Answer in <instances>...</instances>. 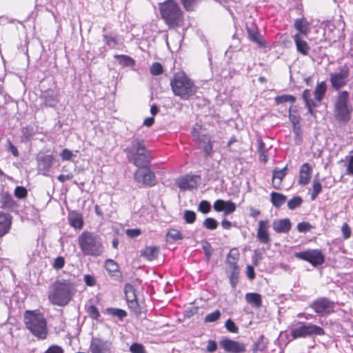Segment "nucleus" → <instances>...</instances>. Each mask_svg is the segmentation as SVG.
Here are the masks:
<instances>
[{
    "label": "nucleus",
    "mask_w": 353,
    "mask_h": 353,
    "mask_svg": "<svg viewBox=\"0 0 353 353\" xmlns=\"http://www.w3.org/2000/svg\"><path fill=\"white\" fill-rule=\"evenodd\" d=\"M76 293L75 284L70 280L61 279L55 281L50 288L48 299L55 305H67Z\"/></svg>",
    "instance_id": "nucleus-1"
},
{
    "label": "nucleus",
    "mask_w": 353,
    "mask_h": 353,
    "mask_svg": "<svg viewBox=\"0 0 353 353\" xmlns=\"http://www.w3.org/2000/svg\"><path fill=\"white\" fill-rule=\"evenodd\" d=\"M170 86L174 94L183 100L189 99L197 90L194 82L184 72L174 74L170 80Z\"/></svg>",
    "instance_id": "nucleus-2"
},
{
    "label": "nucleus",
    "mask_w": 353,
    "mask_h": 353,
    "mask_svg": "<svg viewBox=\"0 0 353 353\" xmlns=\"http://www.w3.org/2000/svg\"><path fill=\"white\" fill-rule=\"evenodd\" d=\"M123 152L126 154L128 161L135 166H143L150 162L148 152L142 139L133 137Z\"/></svg>",
    "instance_id": "nucleus-3"
},
{
    "label": "nucleus",
    "mask_w": 353,
    "mask_h": 353,
    "mask_svg": "<svg viewBox=\"0 0 353 353\" xmlns=\"http://www.w3.org/2000/svg\"><path fill=\"white\" fill-rule=\"evenodd\" d=\"M24 323L28 330L37 339H45L48 336L46 319L37 310H27L24 314Z\"/></svg>",
    "instance_id": "nucleus-4"
},
{
    "label": "nucleus",
    "mask_w": 353,
    "mask_h": 353,
    "mask_svg": "<svg viewBox=\"0 0 353 353\" xmlns=\"http://www.w3.org/2000/svg\"><path fill=\"white\" fill-rule=\"evenodd\" d=\"M79 246L84 255L98 256L103 252V247L99 236L84 231L78 237Z\"/></svg>",
    "instance_id": "nucleus-5"
},
{
    "label": "nucleus",
    "mask_w": 353,
    "mask_h": 353,
    "mask_svg": "<svg viewBox=\"0 0 353 353\" xmlns=\"http://www.w3.org/2000/svg\"><path fill=\"white\" fill-rule=\"evenodd\" d=\"M162 19L170 28L179 26L183 20V14L174 0H167L159 6Z\"/></svg>",
    "instance_id": "nucleus-6"
},
{
    "label": "nucleus",
    "mask_w": 353,
    "mask_h": 353,
    "mask_svg": "<svg viewBox=\"0 0 353 353\" xmlns=\"http://www.w3.org/2000/svg\"><path fill=\"white\" fill-rule=\"evenodd\" d=\"M349 92L346 90L338 93L334 103V114L336 121L346 123L351 119L352 108L348 105Z\"/></svg>",
    "instance_id": "nucleus-7"
},
{
    "label": "nucleus",
    "mask_w": 353,
    "mask_h": 353,
    "mask_svg": "<svg viewBox=\"0 0 353 353\" xmlns=\"http://www.w3.org/2000/svg\"><path fill=\"white\" fill-rule=\"evenodd\" d=\"M327 90V85L325 81H321L319 83L316 88L314 91V99L311 98L312 94L310 90H305L303 92L302 97L305 101V105L307 108L308 112L312 115L315 116V112L313 110V108L317 107L322 99L324 97V95Z\"/></svg>",
    "instance_id": "nucleus-8"
},
{
    "label": "nucleus",
    "mask_w": 353,
    "mask_h": 353,
    "mask_svg": "<svg viewBox=\"0 0 353 353\" xmlns=\"http://www.w3.org/2000/svg\"><path fill=\"white\" fill-rule=\"evenodd\" d=\"M324 334L325 331L321 327L311 323L306 324L302 323L299 327L291 330L292 339L306 338L312 336H323Z\"/></svg>",
    "instance_id": "nucleus-9"
},
{
    "label": "nucleus",
    "mask_w": 353,
    "mask_h": 353,
    "mask_svg": "<svg viewBox=\"0 0 353 353\" xmlns=\"http://www.w3.org/2000/svg\"><path fill=\"white\" fill-rule=\"evenodd\" d=\"M137 167V170L134 173L135 181L145 187L154 186L156 183V177L154 172L148 167V164Z\"/></svg>",
    "instance_id": "nucleus-10"
},
{
    "label": "nucleus",
    "mask_w": 353,
    "mask_h": 353,
    "mask_svg": "<svg viewBox=\"0 0 353 353\" xmlns=\"http://www.w3.org/2000/svg\"><path fill=\"white\" fill-rule=\"evenodd\" d=\"M294 256L310 263L314 267L321 265L325 262L324 254L321 250L318 249H309L303 252H295Z\"/></svg>",
    "instance_id": "nucleus-11"
},
{
    "label": "nucleus",
    "mask_w": 353,
    "mask_h": 353,
    "mask_svg": "<svg viewBox=\"0 0 353 353\" xmlns=\"http://www.w3.org/2000/svg\"><path fill=\"white\" fill-rule=\"evenodd\" d=\"M350 68L345 64L339 68L338 71L330 74V81L332 87L335 90H339L345 86L349 81Z\"/></svg>",
    "instance_id": "nucleus-12"
},
{
    "label": "nucleus",
    "mask_w": 353,
    "mask_h": 353,
    "mask_svg": "<svg viewBox=\"0 0 353 353\" xmlns=\"http://www.w3.org/2000/svg\"><path fill=\"white\" fill-rule=\"evenodd\" d=\"M310 307L319 316H326L334 312L335 304L327 298L321 297L314 300Z\"/></svg>",
    "instance_id": "nucleus-13"
},
{
    "label": "nucleus",
    "mask_w": 353,
    "mask_h": 353,
    "mask_svg": "<svg viewBox=\"0 0 353 353\" xmlns=\"http://www.w3.org/2000/svg\"><path fill=\"white\" fill-rule=\"evenodd\" d=\"M112 343L109 340L99 337H92L90 341V351L91 353H110Z\"/></svg>",
    "instance_id": "nucleus-14"
},
{
    "label": "nucleus",
    "mask_w": 353,
    "mask_h": 353,
    "mask_svg": "<svg viewBox=\"0 0 353 353\" xmlns=\"http://www.w3.org/2000/svg\"><path fill=\"white\" fill-rule=\"evenodd\" d=\"M269 220H260L259 221L256 238L260 243L263 244H269L270 243L271 239L269 233Z\"/></svg>",
    "instance_id": "nucleus-15"
},
{
    "label": "nucleus",
    "mask_w": 353,
    "mask_h": 353,
    "mask_svg": "<svg viewBox=\"0 0 353 353\" xmlns=\"http://www.w3.org/2000/svg\"><path fill=\"white\" fill-rule=\"evenodd\" d=\"M220 345L225 352L230 353H242L245 351L243 343L230 339H222Z\"/></svg>",
    "instance_id": "nucleus-16"
},
{
    "label": "nucleus",
    "mask_w": 353,
    "mask_h": 353,
    "mask_svg": "<svg viewBox=\"0 0 353 353\" xmlns=\"http://www.w3.org/2000/svg\"><path fill=\"white\" fill-rule=\"evenodd\" d=\"M54 157L52 154H39L37 157L39 170L43 174H46L53 164Z\"/></svg>",
    "instance_id": "nucleus-17"
},
{
    "label": "nucleus",
    "mask_w": 353,
    "mask_h": 353,
    "mask_svg": "<svg viewBox=\"0 0 353 353\" xmlns=\"http://www.w3.org/2000/svg\"><path fill=\"white\" fill-rule=\"evenodd\" d=\"M176 184L182 191L190 190L196 188V176L185 175L176 180Z\"/></svg>",
    "instance_id": "nucleus-18"
},
{
    "label": "nucleus",
    "mask_w": 353,
    "mask_h": 353,
    "mask_svg": "<svg viewBox=\"0 0 353 353\" xmlns=\"http://www.w3.org/2000/svg\"><path fill=\"white\" fill-rule=\"evenodd\" d=\"M124 291L129 307L132 309L137 310L138 308V301L134 288L131 284H126Z\"/></svg>",
    "instance_id": "nucleus-19"
},
{
    "label": "nucleus",
    "mask_w": 353,
    "mask_h": 353,
    "mask_svg": "<svg viewBox=\"0 0 353 353\" xmlns=\"http://www.w3.org/2000/svg\"><path fill=\"white\" fill-rule=\"evenodd\" d=\"M292 228V223L288 218L276 219L272 222V228L276 233H288Z\"/></svg>",
    "instance_id": "nucleus-20"
},
{
    "label": "nucleus",
    "mask_w": 353,
    "mask_h": 353,
    "mask_svg": "<svg viewBox=\"0 0 353 353\" xmlns=\"http://www.w3.org/2000/svg\"><path fill=\"white\" fill-rule=\"evenodd\" d=\"M312 169L308 163H303L299 170V183L301 185H307L311 179Z\"/></svg>",
    "instance_id": "nucleus-21"
},
{
    "label": "nucleus",
    "mask_w": 353,
    "mask_h": 353,
    "mask_svg": "<svg viewBox=\"0 0 353 353\" xmlns=\"http://www.w3.org/2000/svg\"><path fill=\"white\" fill-rule=\"evenodd\" d=\"M287 166L281 170H274L272 174V185L274 188L276 190L281 189L282 186V181L287 174Z\"/></svg>",
    "instance_id": "nucleus-22"
},
{
    "label": "nucleus",
    "mask_w": 353,
    "mask_h": 353,
    "mask_svg": "<svg viewBox=\"0 0 353 353\" xmlns=\"http://www.w3.org/2000/svg\"><path fill=\"white\" fill-rule=\"evenodd\" d=\"M294 26L298 31L297 34L307 37L310 31V23L305 18L296 19L294 21Z\"/></svg>",
    "instance_id": "nucleus-23"
},
{
    "label": "nucleus",
    "mask_w": 353,
    "mask_h": 353,
    "mask_svg": "<svg viewBox=\"0 0 353 353\" xmlns=\"http://www.w3.org/2000/svg\"><path fill=\"white\" fill-rule=\"evenodd\" d=\"M11 223V216L10 214L0 212V237L8 232Z\"/></svg>",
    "instance_id": "nucleus-24"
},
{
    "label": "nucleus",
    "mask_w": 353,
    "mask_h": 353,
    "mask_svg": "<svg viewBox=\"0 0 353 353\" xmlns=\"http://www.w3.org/2000/svg\"><path fill=\"white\" fill-rule=\"evenodd\" d=\"M68 219L70 225L76 229H81L83 226V216L79 212L76 211L69 212Z\"/></svg>",
    "instance_id": "nucleus-25"
},
{
    "label": "nucleus",
    "mask_w": 353,
    "mask_h": 353,
    "mask_svg": "<svg viewBox=\"0 0 353 353\" xmlns=\"http://www.w3.org/2000/svg\"><path fill=\"white\" fill-rule=\"evenodd\" d=\"M293 39L296 47V50L304 56L307 55L310 51V46L307 43L301 38L299 34H295L293 36Z\"/></svg>",
    "instance_id": "nucleus-26"
},
{
    "label": "nucleus",
    "mask_w": 353,
    "mask_h": 353,
    "mask_svg": "<svg viewBox=\"0 0 353 353\" xmlns=\"http://www.w3.org/2000/svg\"><path fill=\"white\" fill-rule=\"evenodd\" d=\"M246 302L253 307L259 308L262 305V296L256 292H249L245 296Z\"/></svg>",
    "instance_id": "nucleus-27"
},
{
    "label": "nucleus",
    "mask_w": 353,
    "mask_h": 353,
    "mask_svg": "<svg viewBox=\"0 0 353 353\" xmlns=\"http://www.w3.org/2000/svg\"><path fill=\"white\" fill-rule=\"evenodd\" d=\"M42 99L46 106L54 107L59 102L57 95L52 90L46 91Z\"/></svg>",
    "instance_id": "nucleus-28"
},
{
    "label": "nucleus",
    "mask_w": 353,
    "mask_h": 353,
    "mask_svg": "<svg viewBox=\"0 0 353 353\" xmlns=\"http://www.w3.org/2000/svg\"><path fill=\"white\" fill-rule=\"evenodd\" d=\"M246 30L250 40L261 46L262 45L260 34L259 33L257 28L254 23L250 24V26L248 25Z\"/></svg>",
    "instance_id": "nucleus-29"
},
{
    "label": "nucleus",
    "mask_w": 353,
    "mask_h": 353,
    "mask_svg": "<svg viewBox=\"0 0 353 353\" xmlns=\"http://www.w3.org/2000/svg\"><path fill=\"white\" fill-rule=\"evenodd\" d=\"M159 250L156 246H147L141 251V255L149 261L157 258Z\"/></svg>",
    "instance_id": "nucleus-30"
},
{
    "label": "nucleus",
    "mask_w": 353,
    "mask_h": 353,
    "mask_svg": "<svg viewBox=\"0 0 353 353\" xmlns=\"http://www.w3.org/2000/svg\"><path fill=\"white\" fill-rule=\"evenodd\" d=\"M257 152L259 155V160L266 163L268 161V149L261 139L257 140Z\"/></svg>",
    "instance_id": "nucleus-31"
},
{
    "label": "nucleus",
    "mask_w": 353,
    "mask_h": 353,
    "mask_svg": "<svg viewBox=\"0 0 353 353\" xmlns=\"http://www.w3.org/2000/svg\"><path fill=\"white\" fill-rule=\"evenodd\" d=\"M239 252L237 250L232 249L230 251L229 254L227 256V263L230 265L231 268L233 270H237L238 269V257H239Z\"/></svg>",
    "instance_id": "nucleus-32"
},
{
    "label": "nucleus",
    "mask_w": 353,
    "mask_h": 353,
    "mask_svg": "<svg viewBox=\"0 0 353 353\" xmlns=\"http://www.w3.org/2000/svg\"><path fill=\"white\" fill-rule=\"evenodd\" d=\"M285 201L286 196L285 195L275 192L271 193V201L275 208H280Z\"/></svg>",
    "instance_id": "nucleus-33"
},
{
    "label": "nucleus",
    "mask_w": 353,
    "mask_h": 353,
    "mask_svg": "<svg viewBox=\"0 0 353 353\" xmlns=\"http://www.w3.org/2000/svg\"><path fill=\"white\" fill-rule=\"evenodd\" d=\"M114 59H117L121 65L125 67L134 66L135 64L134 60L128 55L116 54Z\"/></svg>",
    "instance_id": "nucleus-34"
},
{
    "label": "nucleus",
    "mask_w": 353,
    "mask_h": 353,
    "mask_svg": "<svg viewBox=\"0 0 353 353\" xmlns=\"http://www.w3.org/2000/svg\"><path fill=\"white\" fill-rule=\"evenodd\" d=\"M321 191H322L321 183L319 179L317 177H316L313 180L312 190L311 192V200L314 201L316 199L317 196L321 192Z\"/></svg>",
    "instance_id": "nucleus-35"
},
{
    "label": "nucleus",
    "mask_w": 353,
    "mask_h": 353,
    "mask_svg": "<svg viewBox=\"0 0 353 353\" xmlns=\"http://www.w3.org/2000/svg\"><path fill=\"white\" fill-rule=\"evenodd\" d=\"M103 42L111 49L116 48L119 43L117 38L110 34H103Z\"/></svg>",
    "instance_id": "nucleus-36"
},
{
    "label": "nucleus",
    "mask_w": 353,
    "mask_h": 353,
    "mask_svg": "<svg viewBox=\"0 0 353 353\" xmlns=\"http://www.w3.org/2000/svg\"><path fill=\"white\" fill-rule=\"evenodd\" d=\"M203 139L201 140V143H205L203 147V152L206 156H210L212 152V143L208 135H203Z\"/></svg>",
    "instance_id": "nucleus-37"
},
{
    "label": "nucleus",
    "mask_w": 353,
    "mask_h": 353,
    "mask_svg": "<svg viewBox=\"0 0 353 353\" xmlns=\"http://www.w3.org/2000/svg\"><path fill=\"white\" fill-rule=\"evenodd\" d=\"M268 341L265 340L263 335H261L258 340L254 343L253 346V351H263L267 347Z\"/></svg>",
    "instance_id": "nucleus-38"
},
{
    "label": "nucleus",
    "mask_w": 353,
    "mask_h": 353,
    "mask_svg": "<svg viewBox=\"0 0 353 353\" xmlns=\"http://www.w3.org/2000/svg\"><path fill=\"white\" fill-rule=\"evenodd\" d=\"M106 313L118 317L120 320H122L124 317L127 316V312L119 308H113V307H108L105 310Z\"/></svg>",
    "instance_id": "nucleus-39"
},
{
    "label": "nucleus",
    "mask_w": 353,
    "mask_h": 353,
    "mask_svg": "<svg viewBox=\"0 0 353 353\" xmlns=\"http://www.w3.org/2000/svg\"><path fill=\"white\" fill-rule=\"evenodd\" d=\"M275 102L277 104L283 103L286 102L294 103L296 98L290 94H283L275 97Z\"/></svg>",
    "instance_id": "nucleus-40"
},
{
    "label": "nucleus",
    "mask_w": 353,
    "mask_h": 353,
    "mask_svg": "<svg viewBox=\"0 0 353 353\" xmlns=\"http://www.w3.org/2000/svg\"><path fill=\"white\" fill-rule=\"evenodd\" d=\"M303 202V199L301 196H294L292 199L288 201V207L290 210H294L299 208Z\"/></svg>",
    "instance_id": "nucleus-41"
},
{
    "label": "nucleus",
    "mask_w": 353,
    "mask_h": 353,
    "mask_svg": "<svg viewBox=\"0 0 353 353\" xmlns=\"http://www.w3.org/2000/svg\"><path fill=\"white\" fill-rule=\"evenodd\" d=\"M221 316V312L219 310H216L212 313L207 314L205 317V323H213L219 319Z\"/></svg>",
    "instance_id": "nucleus-42"
},
{
    "label": "nucleus",
    "mask_w": 353,
    "mask_h": 353,
    "mask_svg": "<svg viewBox=\"0 0 353 353\" xmlns=\"http://www.w3.org/2000/svg\"><path fill=\"white\" fill-rule=\"evenodd\" d=\"M203 225L205 228L210 230H214L216 229L218 226V222L214 219L208 217L204 220Z\"/></svg>",
    "instance_id": "nucleus-43"
},
{
    "label": "nucleus",
    "mask_w": 353,
    "mask_h": 353,
    "mask_svg": "<svg viewBox=\"0 0 353 353\" xmlns=\"http://www.w3.org/2000/svg\"><path fill=\"white\" fill-rule=\"evenodd\" d=\"M105 268L108 272L111 273H114L117 272L119 269L117 263L112 259H107L105 261Z\"/></svg>",
    "instance_id": "nucleus-44"
},
{
    "label": "nucleus",
    "mask_w": 353,
    "mask_h": 353,
    "mask_svg": "<svg viewBox=\"0 0 353 353\" xmlns=\"http://www.w3.org/2000/svg\"><path fill=\"white\" fill-rule=\"evenodd\" d=\"M86 311L90 316L93 319L97 320L100 317V313L97 308L96 306L93 305H90L87 307Z\"/></svg>",
    "instance_id": "nucleus-45"
},
{
    "label": "nucleus",
    "mask_w": 353,
    "mask_h": 353,
    "mask_svg": "<svg viewBox=\"0 0 353 353\" xmlns=\"http://www.w3.org/2000/svg\"><path fill=\"white\" fill-rule=\"evenodd\" d=\"M167 237L173 241H177L183 239L181 232L178 230L171 229L167 233Z\"/></svg>",
    "instance_id": "nucleus-46"
},
{
    "label": "nucleus",
    "mask_w": 353,
    "mask_h": 353,
    "mask_svg": "<svg viewBox=\"0 0 353 353\" xmlns=\"http://www.w3.org/2000/svg\"><path fill=\"white\" fill-rule=\"evenodd\" d=\"M27 194V189L23 186H17L14 192V196L19 199H25Z\"/></svg>",
    "instance_id": "nucleus-47"
},
{
    "label": "nucleus",
    "mask_w": 353,
    "mask_h": 353,
    "mask_svg": "<svg viewBox=\"0 0 353 353\" xmlns=\"http://www.w3.org/2000/svg\"><path fill=\"white\" fill-rule=\"evenodd\" d=\"M223 212L225 215H228L234 212L236 210V205L232 201H225V205Z\"/></svg>",
    "instance_id": "nucleus-48"
},
{
    "label": "nucleus",
    "mask_w": 353,
    "mask_h": 353,
    "mask_svg": "<svg viewBox=\"0 0 353 353\" xmlns=\"http://www.w3.org/2000/svg\"><path fill=\"white\" fill-rule=\"evenodd\" d=\"M150 72L152 75H159L163 72V67L158 62L153 63L150 68Z\"/></svg>",
    "instance_id": "nucleus-49"
},
{
    "label": "nucleus",
    "mask_w": 353,
    "mask_h": 353,
    "mask_svg": "<svg viewBox=\"0 0 353 353\" xmlns=\"http://www.w3.org/2000/svg\"><path fill=\"white\" fill-rule=\"evenodd\" d=\"M183 217L187 223L192 224L196 220V213L192 210H185Z\"/></svg>",
    "instance_id": "nucleus-50"
},
{
    "label": "nucleus",
    "mask_w": 353,
    "mask_h": 353,
    "mask_svg": "<svg viewBox=\"0 0 353 353\" xmlns=\"http://www.w3.org/2000/svg\"><path fill=\"white\" fill-rule=\"evenodd\" d=\"M312 228V225L309 222L306 221L301 222L297 225V230L299 232L305 233L309 232Z\"/></svg>",
    "instance_id": "nucleus-51"
},
{
    "label": "nucleus",
    "mask_w": 353,
    "mask_h": 353,
    "mask_svg": "<svg viewBox=\"0 0 353 353\" xmlns=\"http://www.w3.org/2000/svg\"><path fill=\"white\" fill-rule=\"evenodd\" d=\"M211 205L207 201H201L199 205L198 210L203 214H207L210 211Z\"/></svg>",
    "instance_id": "nucleus-52"
},
{
    "label": "nucleus",
    "mask_w": 353,
    "mask_h": 353,
    "mask_svg": "<svg viewBox=\"0 0 353 353\" xmlns=\"http://www.w3.org/2000/svg\"><path fill=\"white\" fill-rule=\"evenodd\" d=\"M130 351L132 353H145L143 345L138 343H132L130 347Z\"/></svg>",
    "instance_id": "nucleus-53"
},
{
    "label": "nucleus",
    "mask_w": 353,
    "mask_h": 353,
    "mask_svg": "<svg viewBox=\"0 0 353 353\" xmlns=\"http://www.w3.org/2000/svg\"><path fill=\"white\" fill-rule=\"evenodd\" d=\"M225 328L232 333H237L239 331L238 327L236 324L231 320L228 319L225 323Z\"/></svg>",
    "instance_id": "nucleus-54"
},
{
    "label": "nucleus",
    "mask_w": 353,
    "mask_h": 353,
    "mask_svg": "<svg viewBox=\"0 0 353 353\" xmlns=\"http://www.w3.org/2000/svg\"><path fill=\"white\" fill-rule=\"evenodd\" d=\"M229 277L232 287L233 288H236L239 281V272L237 270H233Z\"/></svg>",
    "instance_id": "nucleus-55"
},
{
    "label": "nucleus",
    "mask_w": 353,
    "mask_h": 353,
    "mask_svg": "<svg viewBox=\"0 0 353 353\" xmlns=\"http://www.w3.org/2000/svg\"><path fill=\"white\" fill-rule=\"evenodd\" d=\"M341 232L344 239H347L351 236L352 230L347 223H344L341 227Z\"/></svg>",
    "instance_id": "nucleus-56"
},
{
    "label": "nucleus",
    "mask_w": 353,
    "mask_h": 353,
    "mask_svg": "<svg viewBox=\"0 0 353 353\" xmlns=\"http://www.w3.org/2000/svg\"><path fill=\"white\" fill-rule=\"evenodd\" d=\"M198 0H181L184 8L188 10H192L196 2Z\"/></svg>",
    "instance_id": "nucleus-57"
},
{
    "label": "nucleus",
    "mask_w": 353,
    "mask_h": 353,
    "mask_svg": "<svg viewBox=\"0 0 353 353\" xmlns=\"http://www.w3.org/2000/svg\"><path fill=\"white\" fill-rule=\"evenodd\" d=\"M64 264H65L64 259L62 256H58L54 261L53 268L57 270H59V269H61L62 268H63Z\"/></svg>",
    "instance_id": "nucleus-58"
},
{
    "label": "nucleus",
    "mask_w": 353,
    "mask_h": 353,
    "mask_svg": "<svg viewBox=\"0 0 353 353\" xmlns=\"http://www.w3.org/2000/svg\"><path fill=\"white\" fill-rule=\"evenodd\" d=\"M126 235L130 238H135L141 234V230L138 228L128 229L125 232Z\"/></svg>",
    "instance_id": "nucleus-59"
},
{
    "label": "nucleus",
    "mask_w": 353,
    "mask_h": 353,
    "mask_svg": "<svg viewBox=\"0 0 353 353\" xmlns=\"http://www.w3.org/2000/svg\"><path fill=\"white\" fill-rule=\"evenodd\" d=\"M44 353H63V350L61 346L53 345L50 346Z\"/></svg>",
    "instance_id": "nucleus-60"
},
{
    "label": "nucleus",
    "mask_w": 353,
    "mask_h": 353,
    "mask_svg": "<svg viewBox=\"0 0 353 353\" xmlns=\"http://www.w3.org/2000/svg\"><path fill=\"white\" fill-rule=\"evenodd\" d=\"M60 156L63 161H69L72 159L73 154L71 150L68 149H64L61 152Z\"/></svg>",
    "instance_id": "nucleus-61"
},
{
    "label": "nucleus",
    "mask_w": 353,
    "mask_h": 353,
    "mask_svg": "<svg viewBox=\"0 0 353 353\" xmlns=\"http://www.w3.org/2000/svg\"><path fill=\"white\" fill-rule=\"evenodd\" d=\"M225 201L222 199H218L214 203V209L216 212H223L224 210Z\"/></svg>",
    "instance_id": "nucleus-62"
},
{
    "label": "nucleus",
    "mask_w": 353,
    "mask_h": 353,
    "mask_svg": "<svg viewBox=\"0 0 353 353\" xmlns=\"http://www.w3.org/2000/svg\"><path fill=\"white\" fill-rule=\"evenodd\" d=\"M348 164L346 169V174L353 175V155L347 157Z\"/></svg>",
    "instance_id": "nucleus-63"
},
{
    "label": "nucleus",
    "mask_w": 353,
    "mask_h": 353,
    "mask_svg": "<svg viewBox=\"0 0 353 353\" xmlns=\"http://www.w3.org/2000/svg\"><path fill=\"white\" fill-rule=\"evenodd\" d=\"M84 281L88 286H94L96 284L95 278L90 274H85L84 276Z\"/></svg>",
    "instance_id": "nucleus-64"
}]
</instances>
